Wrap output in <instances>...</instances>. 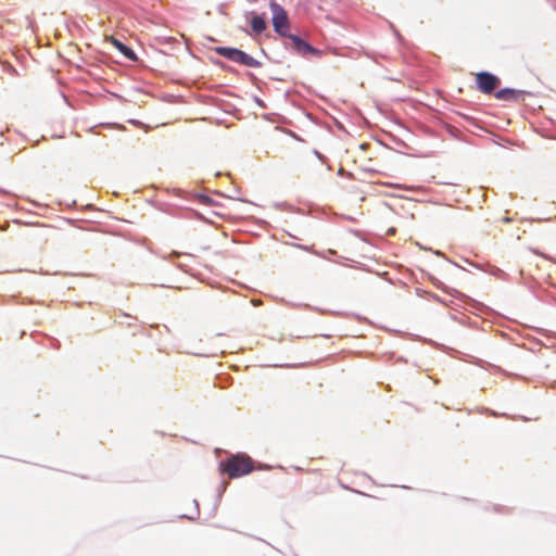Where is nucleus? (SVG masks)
<instances>
[{
	"label": "nucleus",
	"mask_w": 556,
	"mask_h": 556,
	"mask_svg": "<svg viewBox=\"0 0 556 556\" xmlns=\"http://www.w3.org/2000/svg\"><path fill=\"white\" fill-rule=\"evenodd\" d=\"M222 470L229 478H239L250 473L253 469V460L245 454H237L220 464Z\"/></svg>",
	"instance_id": "1"
},
{
	"label": "nucleus",
	"mask_w": 556,
	"mask_h": 556,
	"mask_svg": "<svg viewBox=\"0 0 556 556\" xmlns=\"http://www.w3.org/2000/svg\"><path fill=\"white\" fill-rule=\"evenodd\" d=\"M215 52L232 62L249 67H257L260 65V62H257L253 56L236 48L218 47L215 49Z\"/></svg>",
	"instance_id": "2"
},
{
	"label": "nucleus",
	"mask_w": 556,
	"mask_h": 556,
	"mask_svg": "<svg viewBox=\"0 0 556 556\" xmlns=\"http://www.w3.org/2000/svg\"><path fill=\"white\" fill-rule=\"evenodd\" d=\"M270 9L273 12V26L276 33L280 36L288 37L289 30V18L285 9L278 3H270Z\"/></svg>",
	"instance_id": "3"
},
{
	"label": "nucleus",
	"mask_w": 556,
	"mask_h": 556,
	"mask_svg": "<svg viewBox=\"0 0 556 556\" xmlns=\"http://www.w3.org/2000/svg\"><path fill=\"white\" fill-rule=\"evenodd\" d=\"M476 84L479 91L490 94L500 86L501 80L489 72H480L476 74Z\"/></svg>",
	"instance_id": "4"
},
{
	"label": "nucleus",
	"mask_w": 556,
	"mask_h": 556,
	"mask_svg": "<svg viewBox=\"0 0 556 556\" xmlns=\"http://www.w3.org/2000/svg\"><path fill=\"white\" fill-rule=\"evenodd\" d=\"M495 98L500 101L518 102L525 99L526 92L511 88H504L495 92Z\"/></svg>",
	"instance_id": "5"
},
{
	"label": "nucleus",
	"mask_w": 556,
	"mask_h": 556,
	"mask_svg": "<svg viewBox=\"0 0 556 556\" xmlns=\"http://www.w3.org/2000/svg\"><path fill=\"white\" fill-rule=\"evenodd\" d=\"M288 38L291 40L293 49L296 50V52L302 55L318 52L315 48H313L311 45H308L307 42H305L295 35H289Z\"/></svg>",
	"instance_id": "6"
},
{
	"label": "nucleus",
	"mask_w": 556,
	"mask_h": 556,
	"mask_svg": "<svg viewBox=\"0 0 556 556\" xmlns=\"http://www.w3.org/2000/svg\"><path fill=\"white\" fill-rule=\"evenodd\" d=\"M109 41L126 58H128L129 60H136L135 52L129 47L122 43L118 39L110 37Z\"/></svg>",
	"instance_id": "7"
},
{
	"label": "nucleus",
	"mask_w": 556,
	"mask_h": 556,
	"mask_svg": "<svg viewBox=\"0 0 556 556\" xmlns=\"http://www.w3.org/2000/svg\"><path fill=\"white\" fill-rule=\"evenodd\" d=\"M250 24H251L252 31L255 35L262 34L266 29V27H267L265 18L263 16H260V15H254L251 18Z\"/></svg>",
	"instance_id": "8"
},
{
	"label": "nucleus",
	"mask_w": 556,
	"mask_h": 556,
	"mask_svg": "<svg viewBox=\"0 0 556 556\" xmlns=\"http://www.w3.org/2000/svg\"><path fill=\"white\" fill-rule=\"evenodd\" d=\"M388 232L393 235L395 232V230L392 228Z\"/></svg>",
	"instance_id": "9"
}]
</instances>
